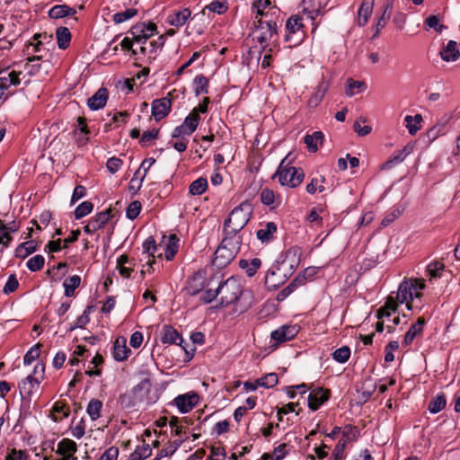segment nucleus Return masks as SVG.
I'll use <instances>...</instances> for the list:
<instances>
[{
	"label": "nucleus",
	"instance_id": "1",
	"mask_svg": "<svg viewBox=\"0 0 460 460\" xmlns=\"http://www.w3.org/2000/svg\"><path fill=\"white\" fill-rule=\"evenodd\" d=\"M299 262L296 251H288L282 261H278L267 272L265 286L269 290H275L283 285L294 273Z\"/></svg>",
	"mask_w": 460,
	"mask_h": 460
},
{
	"label": "nucleus",
	"instance_id": "2",
	"mask_svg": "<svg viewBox=\"0 0 460 460\" xmlns=\"http://www.w3.org/2000/svg\"><path fill=\"white\" fill-rule=\"evenodd\" d=\"M252 212V205L248 200L243 201L235 207L224 223V234L238 237V233L248 224Z\"/></svg>",
	"mask_w": 460,
	"mask_h": 460
},
{
	"label": "nucleus",
	"instance_id": "3",
	"mask_svg": "<svg viewBox=\"0 0 460 460\" xmlns=\"http://www.w3.org/2000/svg\"><path fill=\"white\" fill-rule=\"evenodd\" d=\"M288 156L289 155L281 160L272 178H277L281 186L294 189L303 182L305 172L302 168L291 165Z\"/></svg>",
	"mask_w": 460,
	"mask_h": 460
},
{
	"label": "nucleus",
	"instance_id": "4",
	"mask_svg": "<svg viewBox=\"0 0 460 460\" xmlns=\"http://www.w3.org/2000/svg\"><path fill=\"white\" fill-rule=\"evenodd\" d=\"M241 243V237L224 234L220 245L215 252L213 265L220 269L226 267L237 255Z\"/></svg>",
	"mask_w": 460,
	"mask_h": 460
},
{
	"label": "nucleus",
	"instance_id": "5",
	"mask_svg": "<svg viewBox=\"0 0 460 460\" xmlns=\"http://www.w3.org/2000/svg\"><path fill=\"white\" fill-rule=\"evenodd\" d=\"M253 33H259L255 36L257 41L262 45L261 53L264 51L270 41H275L278 37L277 22L273 20H266L259 18L255 19Z\"/></svg>",
	"mask_w": 460,
	"mask_h": 460
},
{
	"label": "nucleus",
	"instance_id": "6",
	"mask_svg": "<svg viewBox=\"0 0 460 460\" xmlns=\"http://www.w3.org/2000/svg\"><path fill=\"white\" fill-rule=\"evenodd\" d=\"M217 289L220 296L219 305L221 307L228 306L236 302L243 292L241 285L233 278H229L221 283Z\"/></svg>",
	"mask_w": 460,
	"mask_h": 460
},
{
	"label": "nucleus",
	"instance_id": "7",
	"mask_svg": "<svg viewBox=\"0 0 460 460\" xmlns=\"http://www.w3.org/2000/svg\"><path fill=\"white\" fill-rule=\"evenodd\" d=\"M200 117L197 111H191L190 113L184 119V121L180 126L176 127L172 133V138H183L185 136H190L198 128Z\"/></svg>",
	"mask_w": 460,
	"mask_h": 460
},
{
	"label": "nucleus",
	"instance_id": "8",
	"mask_svg": "<svg viewBox=\"0 0 460 460\" xmlns=\"http://www.w3.org/2000/svg\"><path fill=\"white\" fill-rule=\"evenodd\" d=\"M148 386L149 381L145 379L135 385L130 392L120 394L118 399V403L119 404L120 408L130 409L135 407L139 402L137 397L138 393L144 389H147Z\"/></svg>",
	"mask_w": 460,
	"mask_h": 460
},
{
	"label": "nucleus",
	"instance_id": "9",
	"mask_svg": "<svg viewBox=\"0 0 460 460\" xmlns=\"http://www.w3.org/2000/svg\"><path fill=\"white\" fill-rule=\"evenodd\" d=\"M155 31V23L150 22L147 24L144 22L137 23L130 28L128 32L134 36L137 44H146L147 40L154 35Z\"/></svg>",
	"mask_w": 460,
	"mask_h": 460
},
{
	"label": "nucleus",
	"instance_id": "10",
	"mask_svg": "<svg viewBox=\"0 0 460 460\" xmlns=\"http://www.w3.org/2000/svg\"><path fill=\"white\" fill-rule=\"evenodd\" d=\"M303 18L299 15H292L289 17L286 22V34H285V41L289 43V47L297 45L301 39L297 38L293 40V36L302 31L304 27L302 23Z\"/></svg>",
	"mask_w": 460,
	"mask_h": 460
},
{
	"label": "nucleus",
	"instance_id": "11",
	"mask_svg": "<svg viewBox=\"0 0 460 460\" xmlns=\"http://www.w3.org/2000/svg\"><path fill=\"white\" fill-rule=\"evenodd\" d=\"M299 332V327L296 324L294 325H283L279 329L273 331L270 334L271 339L279 344L294 339Z\"/></svg>",
	"mask_w": 460,
	"mask_h": 460
},
{
	"label": "nucleus",
	"instance_id": "12",
	"mask_svg": "<svg viewBox=\"0 0 460 460\" xmlns=\"http://www.w3.org/2000/svg\"><path fill=\"white\" fill-rule=\"evenodd\" d=\"M331 391L323 387H316L308 395V407L312 411H317L321 405L330 399Z\"/></svg>",
	"mask_w": 460,
	"mask_h": 460
},
{
	"label": "nucleus",
	"instance_id": "13",
	"mask_svg": "<svg viewBox=\"0 0 460 460\" xmlns=\"http://www.w3.org/2000/svg\"><path fill=\"white\" fill-rule=\"evenodd\" d=\"M172 101L169 98L155 99L152 102V116L156 121L165 118L171 111Z\"/></svg>",
	"mask_w": 460,
	"mask_h": 460
},
{
	"label": "nucleus",
	"instance_id": "14",
	"mask_svg": "<svg viewBox=\"0 0 460 460\" xmlns=\"http://www.w3.org/2000/svg\"><path fill=\"white\" fill-rule=\"evenodd\" d=\"M413 290H416V287L413 283L404 280L399 285L395 296L397 301L401 304L407 301L408 309L411 308V301L414 297Z\"/></svg>",
	"mask_w": 460,
	"mask_h": 460
},
{
	"label": "nucleus",
	"instance_id": "15",
	"mask_svg": "<svg viewBox=\"0 0 460 460\" xmlns=\"http://www.w3.org/2000/svg\"><path fill=\"white\" fill-rule=\"evenodd\" d=\"M174 402L181 413H187L198 404L199 395L196 393L178 395Z\"/></svg>",
	"mask_w": 460,
	"mask_h": 460
},
{
	"label": "nucleus",
	"instance_id": "16",
	"mask_svg": "<svg viewBox=\"0 0 460 460\" xmlns=\"http://www.w3.org/2000/svg\"><path fill=\"white\" fill-rule=\"evenodd\" d=\"M73 134L78 146H82L87 144L90 129L86 124V119L84 117L77 118V126L75 128Z\"/></svg>",
	"mask_w": 460,
	"mask_h": 460
},
{
	"label": "nucleus",
	"instance_id": "17",
	"mask_svg": "<svg viewBox=\"0 0 460 460\" xmlns=\"http://www.w3.org/2000/svg\"><path fill=\"white\" fill-rule=\"evenodd\" d=\"M161 341L164 344H177L181 346L184 349L185 348L182 345L183 339L180 335V333L171 325H164L162 331Z\"/></svg>",
	"mask_w": 460,
	"mask_h": 460
},
{
	"label": "nucleus",
	"instance_id": "18",
	"mask_svg": "<svg viewBox=\"0 0 460 460\" xmlns=\"http://www.w3.org/2000/svg\"><path fill=\"white\" fill-rule=\"evenodd\" d=\"M108 90L101 87L92 97L87 100V105L92 111L103 108L108 101Z\"/></svg>",
	"mask_w": 460,
	"mask_h": 460
},
{
	"label": "nucleus",
	"instance_id": "19",
	"mask_svg": "<svg viewBox=\"0 0 460 460\" xmlns=\"http://www.w3.org/2000/svg\"><path fill=\"white\" fill-rule=\"evenodd\" d=\"M131 350L127 347L124 337H118L113 343L112 356L116 361H123L128 358Z\"/></svg>",
	"mask_w": 460,
	"mask_h": 460
},
{
	"label": "nucleus",
	"instance_id": "20",
	"mask_svg": "<svg viewBox=\"0 0 460 460\" xmlns=\"http://www.w3.org/2000/svg\"><path fill=\"white\" fill-rule=\"evenodd\" d=\"M330 86V82L324 77L319 82L316 91L312 94L308 100V105L310 107H317L323 101L325 93H327Z\"/></svg>",
	"mask_w": 460,
	"mask_h": 460
},
{
	"label": "nucleus",
	"instance_id": "21",
	"mask_svg": "<svg viewBox=\"0 0 460 460\" xmlns=\"http://www.w3.org/2000/svg\"><path fill=\"white\" fill-rule=\"evenodd\" d=\"M375 0H362L358 11V24L361 27L365 26L373 12Z\"/></svg>",
	"mask_w": 460,
	"mask_h": 460
},
{
	"label": "nucleus",
	"instance_id": "22",
	"mask_svg": "<svg viewBox=\"0 0 460 460\" xmlns=\"http://www.w3.org/2000/svg\"><path fill=\"white\" fill-rule=\"evenodd\" d=\"M191 12L189 8L173 11L167 16V22L172 26L181 27L185 24Z\"/></svg>",
	"mask_w": 460,
	"mask_h": 460
},
{
	"label": "nucleus",
	"instance_id": "23",
	"mask_svg": "<svg viewBox=\"0 0 460 460\" xmlns=\"http://www.w3.org/2000/svg\"><path fill=\"white\" fill-rule=\"evenodd\" d=\"M439 55L444 61H456L460 58L457 43L455 40H449L447 44L441 49Z\"/></svg>",
	"mask_w": 460,
	"mask_h": 460
},
{
	"label": "nucleus",
	"instance_id": "24",
	"mask_svg": "<svg viewBox=\"0 0 460 460\" xmlns=\"http://www.w3.org/2000/svg\"><path fill=\"white\" fill-rule=\"evenodd\" d=\"M260 199L263 205L270 207V209L278 208L281 203L280 195H276L272 190L268 188L261 190Z\"/></svg>",
	"mask_w": 460,
	"mask_h": 460
},
{
	"label": "nucleus",
	"instance_id": "25",
	"mask_svg": "<svg viewBox=\"0 0 460 460\" xmlns=\"http://www.w3.org/2000/svg\"><path fill=\"white\" fill-rule=\"evenodd\" d=\"M411 148L409 146H404L403 149L398 150L394 153V155L381 165L382 170H390L394 165L404 161L406 156L411 153Z\"/></svg>",
	"mask_w": 460,
	"mask_h": 460
},
{
	"label": "nucleus",
	"instance_id": "26",
	"mask_svg": "<svg viewBox=\"0 0 460 460\" xmlns=\"http://www.w3.org/2000/svg\"><path fill=\"white\" fill-rule=\"evenodd\" d=\"M277 229V225L274 222H268L262 228L257 231L256 236L261 243H268L273 240Z\"/></svg>",
	"mask_w": 460,
	"mask_h": 460
},
{
	"label": "nucleus",
	"instance_id": "27",
	"mask_svg": "<svg viewBox=\"0 0 460 460\" xmlns=\"http://www.w3.org/2000/svg\"><path fill=\"white\" fill-rule=\"evenodd\" d=\"M21 72L16 71H11L6 75L0 77V91L3 92L4 94H5V92L12 86V85H18L21 83L20 80V75Z\"/></svg>",
	"mask_w": 460,
	"mask_h": 460
},
{
	"label": "nucleus",
	"instance_id": "28",
	"mask_svg": "<svg viewBox=\"0 0 460 460\" xmlns=\"http://www.w3.org/2000/svg\"><path fill=\"white\" fill-rule=\"evenodd\" d=\"M425 324V320L421 317L418 318L417 322L413 323L408 332L404 335V339L402 341V345L407 347L415 339V337L422 332L423 326Z\"/></svg>",
	"mask_w": 460,
	"mask_h": 460
},
{
	"label": "nucleus",
	"instance_id": "29",
	"mask_svg": "<svg viewBox=\"0 0 460 460\" xmlns=\"http://www.w3.org/2000/svg\"><path fill=\"white\" fill-rule=\"evenodd\" d=\"M37 249H38V244H37L36 241L29 240V241L22 243L21 244H19L17 246V248L15 249V252H14V255H15V257L23 260V259L27 258L30 254L36 252Z\"/></svg>",
	"mask_w": 460,
	"mask_h": 460
},
{
	"label": "nucleus",
	"instance_id": "30",
	"mask_svg": "<svg viewBox=\"0 0 460 460\" xmlns=\"http://www.w3.org/2000/svg\"><path fill=\"white\" fill-rule=\"evenodd\" d=\"M76 13V10L66 4L54 5L49 11V16L52 19H59L66 16H73Z\"/></svg>",
	"mask_w": 460,
	"mask_h": 460
},
{
	"label": "nucleus",
	"instance_id": "31",
	"mask_svg": "<svg viewBox=\"0 0 460 460\" xmlns=\"http://www.w3.org/2000/svg\"><path fill=\"white\" fill-rule=\"evenodd\" d=\"M398 301L396 297L389 296L383 306H381L376 312V317L382 319L384 317H390L392 312H395L398 307Z\"/></svg>",
	"mask_w": 460,
	"mask_h": 460
},
{
	"label": "nucleus",
	"instance_id": "32",
	"mask_svg": "<svg viewBox=\"0 0 460 460\" xmlns=\"http://www.w3.org/2000/svg\"><path fill=\"white\" fill-rule=\"evenodd\" d=\"M324 139L322 131H314L313 134H306L304 137V142L311 152H316L318 146L322 145Z\"/></svg>",
	"mask_w": 460,
	"mask_h": 460
},
{
	"label": "nucleus",
	"instance_id": "33",
	"mask_svg": "<svg viewBox=\"0 0 460 460\" xmlns=\"http://www.w3.org/2000/svg\"><path fill=\"white\" fill-rule=\"evenodd\" d=\"M261 266V261L259 258L252 260L242 259L239 261V267L245 271L248 277L254 276Z\"/></svg>",
	"mask_w": 460,
	"mask_h": 460
},
{
	"label": "nucleus",
	"instance_id": "34",
	"mask_svg": "<svg viewBox=\"0 0 460 460\" xmlns=\"http://www.w3.org/2000/svg\"><path fill=\"white\" fill-rule=\"evenodd\" d=\"M57 43L60 49H66L71 42V32L64 26H60L56 30Z\"/></svg>",
	"mask_w": 460,
	"mask_h": 460
},
{
	"label": "nucleus",
	"instance_id": "35",
	"mask_svg": "<svg viewBox=\"0 0 460 460\" xmlns=\"http://www.w3.org/2000/svg\"><path fill=\"white\" fill-rule=\"evenodd\" d=\"M180 239L175 234H171L168 238L167 243H165L164 257L167 261H172L179 249Z\"/></svg>",
	"mask_w": 460,
	"mask_h": 460
},
{
	"label": "nucleus",
	"instance_id": "36",
	"mask_svg": "<svg viewBox=\"0 0 460 460\" xmlns=\"http://www.w3.org/2000/svg\"><path fill=\"white\" fill-rule=\"evenodd\" d=\"M205 287L204 279L200 275L193 276L186 287V292L189 296L198 295Z\"/></svg>",
	"mask_w": 460,
	"mask_h": 460
},
{
	"label": "nucleus",
	"instance_id": "37",
	"mask_svg": "<svg viewBox=\"0 0 460 460\" xmlns=\"http://www.w3.org/2000/svg\"><path fill=\"white\" fill-rule=\"evenodd\" d=\"M77 450V445L75 441L69 438H63L58 444V450L57 453L58 455H66L72 457L74 456V454Z\"/></svg>",
	"mask_w": 460,
	"mask_h": 460
},
{
	"label": "nucleus",
	"instance_id": "38",
	"mask_svg": "<svg viewBox=\"0 0 460 460\" xmlns=\"http://www.w3.org/2000/svg\"><path fill=\"white\" fill-rule=\"evenodd\" d=\"M40 384V379L33 375H29L24 380L19 384L21 393L23 391L28 395H31L35 388H38Z\"/></svg>",
	"mask_w": 460,
	"mask_h": 460
},
{
	"label": "nucleus",
	"instance_id": "39",
	"mask_svg": "<svg viewBox=\"0 0 460 460\" xmlns=\"http://www.w3.org/2000/svg\"><path fill=\"white\" fill-rule=\"evenodd\" d=\"M366 89L367 85L365 82L349 78L347 80L345 93L347 96L352 97L357 93L364 92Z\"/></svg>",
	"mask_w": 460,
	"mask_h": 460
},
{
	"label": "nucleus",
	"instance_id": "40",
	"mask_svg": "<svg viewBox=\"0 0 460 460\" xmlns=\"http://www.w3.org/2000/svg\"><path fill=\"white\" fill-rule=\"evenodd\" d=\"M111 208L103 210L102 212L97 213L93 217H92L89 221L94 226L96 230L102 228L111 218Z\"/></svg>",
	"mask_w": 460,
	"mask_h": 460
},
{
	"label": "nucleus",
	"instance_id": "41",
	"mask_svg": "<svg viewBox=\"0 0 460 460\" xmlns=\"http://www.w3.org/2000/svg\"><path fill=\"white\" fill-rule=\"evenodd\" d=\"M162 247V244L157 245L155 243V240L154 237L150 236L148 237L144 243H143V250L145 252L148 254V257H153V260H148V264L150 267H152V264L155 262V253L160 250Z\"/></svg>",
	"mask_w": 460,
	"mask_h": 460
},
{
	"label": "nucleus",
	"instance_id": "42",
	"mask_svg": "<svg viewBox=\"0 0 460 460\" xmlns=\"http://www.w3.org/2000/svg\"><path fill=\"white\" fill-rule=\"evenodd\" d=\"M102 402L99 399H91L88 402L86 412L92 420H96L101 417L102 410Z\"/></svg>",
	"mask_w": 460,
	"mask_h": 460
},
{
	"label": "nucleus",
	"instance_id": "43",
	"mask_svg": "<svg viewBox=\"0 0 460 460\" xmlns=\"http://www.w3.org/2000/svg\"><path fill=\"white\" fill-rule=\"evenodd\" d=\"M81 284V277L78 275H74L69 278H66L63 283L65 288V296L67 297H71L75 294V290Z\"/></svg>",
	"mask_w": 460,
	"mask_h": 460
},
{
	"label": "nucleus",
	"instance_id": "44",
	"mask_svg": "<svg viewBox=\"0 0 460 460\" xmlns=\"http://www.w3.org/2000/svg\"><path fill=\"white\" fill-rule=\"evenodd\" d=\"M152 455V448L149 444L143 441L141 446H137L135 451L130 455L129 460H145Z\"/></svg>",
	"mask_w": 460,
	"mask_h": 460
},
{
	"label": "nucleus",
	"instance_id": "45",
	"mask_svg": "<svg viewBox=\"0 0 460 460\" xmlns=\"http://www.w3.org/2000/svg\"><path fill=\"white\" fill-rule=\"evenodd\" d=\"M208 79L202 74L193 79L194 93L196 96L208 93Z\"/></svg>",
	"mask_w": 460,
	"mask_h": 460
},
{
	"label": "nucleus",
	"instance_id": "46",
	"mask_svg": "<svg viewBox=\"0 0 460 460\" xmlns=\"http://www.w3.org/2000/svg\"><path fill=\"white\" fill-rule=\"evenodd\" d=\"M271 5L270 0H254L252 5L253 12H256L255 19L267 17L269 12H265V9Z\"/></svg>",
	"mask_w": 460,
	"mask_h": 460
},
{
	"label": "nucleus",
	"instance_id": "47",
	"mask_svg": "<svg viewBox=\"0 0 460 460\" xmlns=\"http://www.w3.org/2000/svg\"><path fill=\"white\" fill-rule=\"evenodd\" d=\"M208 189V181L204 177H199L190 183L189 192L191 195H201Z\"/></svg>",
	"mask_w": 460,
	"mask_h": 460
},
{
	"label": "nucleus",
	"instance_id": "48",
	"mask_svg": "<svg viewBox=\"0 0 460 460\" xmlns=\"http://www.w3.org/2000/svg\"><path fill=\"white\" fill-rule=\"evenodd\" d=\"M447 404L445 394H440L432 398L429 403L428 409L431 413H438L441 411Z\"/></svg>",
	"mask_w": 460,
	"mask_h": 460
},
{
	"label": "nucleus",
	"instance_id": "49",
	"mask_svg": "<svg viewBox=\"0 0 460 460\" xmlns=\"http://www.w3.org/2000/svg\"><path fill=\"white\" fill-rule=\"evenodd\" d=\"M406 123V128L411 135H415L417 131L420 129V123L422 121V117L420 114H416L415 116L407 115L404 119Z\"/></svg>",
	"mask_w": 460,
	"mask_h": 460
},
{
	"label": "nucleus",
	"instance_id": "50",
	"mask_svg": "<svg viewBox=\"0 0 460 460\" xmlns=\"http://www.w3.org/2000/svg\"><path fill=\"white\" fill-rule=\"evenodd\" d=\"M450 120V117L447 115H445V120L444 123H437L435 126H433L429 131H428V137L434 140L436 139L439 135H443L446 132V127L447 123Z\"/></svg>",
	"mask_w": 460,
	"mask_h": 460
},
{
	"label": "nucleus",
	"instance_id": "51",
	"mask_svg": "<svg viewBox=\"0 0 460 460\" xmlns=\"http://www.w3.org/2000/svg\"><path fill=\"white\" fill-rule=\"evenodd\" d=\"M164 42H165V38L164 35H161L157 38V40H152L149 42V47H150L149 50H148L149 59H153V60L155 59L157 51L161 50L163 49Z\"/></svg>",
	"mask_w": 460,
	"mask_h": 460
},
{
	"label": "nucleus",
	"instance_id": "52",
	"mask_svg": "<svg viewBox=\"0 0 460 460\" xmlns=\"http://www.w3.org/2000/svg\"><path fill=\"white\" fill-rule=\"evenodd\" d=\"M137 14V10L135 8H128L123 12L116 13L113 14V22L117 24L122 23Z\"/></svg>",
	"mask_w": 460,
	"mask_h": 460
},
{
	"label": "nucleus",
	"instance_id": "53",
	"mask_svg": "<svg viewBox=\"0 0 460 460\" xmlns=\"http://www.w3.org/2000/svg\"><path fill=\"white\" fill-rule=\"evenodd\" d=\"M93 209V204L91 201H84L79 204L75 210V219H81L89 215Z\"/></svg>",
	"mask_w": 460,
	"mask_h": 460
},
{
	"label": "nucleus",
	"instance_id": "54",
	"mask_svg": "<svg viewBox=\"0 0 460 460\" xmlns=\"http://www.w3.org/2000/svg\"><path fill=\"white\" fill-rule=\"evenodd\" d=\"M350 357V349L348 346H342L332 352V358L339 363H345Z\"/></svg>",
	"mask_w": 460,
	"mask_h": 460
},
{
	"label": "nucleus",
	"instance_id": "55",
	"mask_svg": "<svg viewBox=\"0 0 460 460\" xmlns=\"http://www.w3.org/2000/svg\"><path fill=\"white\" fill-rule=\"evenodd\" d=\"M45 258L40 254H37L29 259V261L26 263V266L31 271L36 272L43 268Z\"/></svg>",
	"mask_w": 460,
	"mask_h": 460
},
{
	"label": "nucleus",
	"instance_id": "56",
	"mask_svg": "<svg viewBox=\"0 0 460 460\" xmlns=\"http://www.w3.org/2000/svg\"><path fill=\"white\" fill-rule=\"evenodd\" d=\"M360 435L359 429L352 425H346L342 429V436L345 440L355 441Z\"/></svg>",
	"mask_w": 460,
	"mask_h": 460
},
{
	"label": "nucleus",
	"instance_id": "57",
	"mask_svg": "<svg viewBox=\"0 0 460 460\" xmlns=\"http://www.w3.org/2000/svg\"><path fill=\"white\" fill-rule=\"evenodd\" d=\"M91 310L92 306H87L84 313L77 317L75 323L69 328V331L84 327L90 322L89 313Z\"/></svg>",
	"mask_w": 460,
	"mask_h": 460
},
{
	"label": "nucleus",
	"instance_id": "58",
	"mask_svg": "<svg viewBox=\"0 0 460 460\" xmlns=\"http://www.w3.org/2000/svg\"><path fill=\"white\" fill-rule=\"evenodd\" d=\"M141 208H142V205H141L140 201H138V200L132 201L127 208V211H126L127 217L131 220L136 219L138 217V215L141 211Z\"/></svg>",
	"mask_w": 460,
	"mask_h": 460
},
{
	"label": "nucleus",
	"instance_id": "59",
	"mask_svg": "<svg viewBox=\"0 0 460 460\" xmlns=\"http://www.w3.org/2000/svg\"><path fill=\"white\" fill-rule=\"evenodd\" d=\"M40 344L32 346L24 355L23 363L24 365H31L40 356Z\"/></svg>",
	"mask_w": 460,
	"mask_h": 460
},
{
	"label": "nucleus",
	"instance_id": "60",
	"mask_svg": "<svg viewBox=\"0 0 460 460\" xmlns=\"http://www.w3.org/2000/svg\"><path fill=\"white\" fill-rule=\"evenodd\" d=\"M392 9H393V4L392 3H387L385 5V9H384L383 14L379 18L376 27H378V29H383V28L385 27L387 21L390 19Z\"/></svg>",
	"mask_w": 460,
	"mask_h": 460
},
{
	"label": "nucleus",
	"instance_id": "61",
	"mask_svg": "<svg viewBox=\"0 0 460 460\" xmlns=\"http://www.w3.org/2000/svg\"><path fill=\"white\" fill-rule=\"evenodd\" d=\"M403 209L400 208H394L391 212H389L382 220L381 225L383 226H387L391 223H393L396 218H398L402 213Z\"/></svg>",
	"mask_w": 460,
	"mask_h": 460
},
{
	"label": "nucleus",
	"instance_id": "62",
	"mask_svg": "<svg viewBox=\"0 0 460 460\" xmlns=\"http://www.w3.org/2000/svg\"><path fill=\"white\" fill-rule=\"evenodd\" d=\"M209 11L213 13H217L218 14H222L227 10V6L226 4V1H220V0H215L212 1L206 7Z\"/></svg>",
	"mask_w": 460,
	"mask_h": 460
},
{
	"label": "nucleus",
	"instance_id": "63",
	"mask_svg": "<svg viewBox=\"0 0 460 460\" xmlns=\"http://www.w3.org/2000/svg\"><path fill=\"white\" fill-rule=\"evenodd\" d=\"M159 129L153 128L152 130L146 131L143 133L139 143L142 146H146L149 142L156 139L158 137Z\"/></svg>",
	"mask_w": 460,
	"mask_h": 460
},
{
	"label": "nucleus",
	"instance_id": "64",
	"mask_svg": "<svg viewBox=\"0 0 460 460\" xmlns=\"http://www.w3.org/2000/svg\"><path fill=\"white\" fill-rule=\"evenodd\" d=\"M279 382V377L276 373H269L261 377L262 387L271 388Z\"/></svg>",
	"mask_w": 460,
	"mask_h": 460
}]
</instances>
